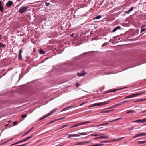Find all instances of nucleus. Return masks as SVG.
Listing matches in <instances>:
<instances>
[{
    "label": "nucleus",
    "mask_w": 146,
    "mask_h": 146,
    "mask_svg": "<svg viewBox=\"0 0 146 146\" xmlns=\"http://www.w3.org/2000/svg\"><path fill=\"white\" fill-rule=\"evenodd\" d=\"M111 102L110 100L104 101L103 102L96 103L92 105V107L98 106H104L109 104Z\"/></svg>",
    "instance_id": "1"
},
{
    "label": "nucleus",
    "mask_w": 146,
    "mask_h": 146,
    "mask_svg": "<svg viewBox=\"0 0 146 146\" xmlns=\"http://www.w3.org/2000/svg\"><path fill=\"white\" fill-rule=\"evenodd\" d=\"M144 93H145V92H143L137 93L136 94H132L130 95L126 96L124 98V99H127V98H128L135 97L138 96L139 95H141V94H143Z\"/></svg>",
    "instance_id": "2"
},
{
    "label": "nucleus",
    "mask_w": 146,
    "mask_h": 146,
    "mask_svg": "<svg viewBox=\"0 0 146 146\" xmlns=\"http://www.w3.org/2000/svg\"><path fill=\"white\" fill-rule=\"evenodd\" d=\"M90 122V121H87L84 122H82L80 123H77L75 124L74 125H73L71 127V128H72L75 127H77L80 125H85L86 124H87L88 123H89Z\"/></svg>",
    "instance_id": "3"
},
{
    "label": "nucleus",
    "mask_w": 146,
    "mask_h": 146,
    "mask_svg": "<svg viewBox=\"0 0 146 146\" xmlns=\"http://www.w3.org/2000/svg\"><path fill=\"white\" fill-rule=\"evenodd\" d=\"M96 136H99L98 138L99 139H107L109 137V136L105 135L104 133L98 134V135H96Z\"/></svg>",
    "instance_id": "4"
},
{
    "label": "nucleus",
    "mask_w": 146,
    "mask_h": 146,
    "mask_svg": "<svg viewBox=\"0 0 146 146\" xmlns=\"http://www.w3.org/2000/svg\"><path fill=\"white\" fill-rule=\"evenodd\" d=\"M28 7V6L20 8L18 11L19 12L22 14L26 11Z\"/></svg>",
    "instance_id": "5"
},
{
    "label": "nucleus",
    "mask_w": 146,
    "mask_h": 146,
    "mask_svg": "<svg viewBox=\"0 0 146 146\" xmlns=\"http://www.w3.org/2000/svg\"><path fill=\"white\" fill-rule=\"evenodd\" d=\"M111 142V141H102L100 142V144H96L95 145H92V146H100L103 145L105 143H109Z\"/></svg>",
    "instance_id": "6"
},
{
    "label": "nucleus",
    "mask_w": 146,
    "mask_h": 146,
    "mask_svg": "<svg viewBox=\"0 0 146 146\" xmlns=\"http://www.w3.org/2000/svg\"><path fill=\"white\" fill-rule=\"evenodd\" d=\"M146 135V133H141L136 134L135 136H133V139L135 138L136 137H138L140 136H145Z\"/></svg>",
    "instance_id": "7"
},
{
    "label": "nucleus",
    "mask_w": 146,
    "mask_h": 146,
    "mask_svg": "<svg viewBox=\"0 0 146 146\" xmlns=\"http://www.w3.org/2000/svg\"><path fill=\"white\" fill-rule=\"evenodd\" d=\"M86 74L85 72L83 70L82 72H81L80 73H77V75L79 77L83 76Z\"/></svg>",
    "instance_id": "8"
},
{
    "label": "nucleus",
    "mask_w": 146,
    "mask_h": 146,
    "mask_svg": "<svg viewBox=\"0 0 146 146\" xmlns=\"http://www.w3.org/2000/svg\"><path fill=\"white\" fill-rule=\"evenodd\" d=\"M134 122L137 123H143L146 122V118L142 120L138 119L134 121Z\"/></svg>",
    "instance_id": "9"
},
{
    "label": "nucleus",
    "mask_w": 146,
    "mask_h": 146,
    "mask_svg": "<svg viewBox=\"0 0 146 146\" xmlns=\"http://www.w3.org/2000/svg\"><path fill=\"white\" fill-rule=\"evenodd\" d=\"M96 135H98V134H92V139H99V136H96Z\"/></svg>",
    "instance_id": "10"
},
{
    "label": "nucleus",
    "mask_w": 146,
    "mask_h": 146,
    "mask_svg": "<svg viewBox=\"0 0 146 146\" xmlns=\"http://www.w3.org/2000/svg\"><path fill=\"white\" fill-rule=\"evenodd\" d=\"M22 50H20L19 51V53L18 55V58L19 60H21L22 59V57L21 54L22 53Z\"/></svg>",
    "instance_id": "11"
},
{
    "label": "nucleus",
    "mask_w": 146,
    "mask_h": 146,
    "mask_svg": "<svg viewBox=\"0 0 146 146\" xmlns=\"http://www.w3.org/2000/svg\"><path fill=\"white\" fill-rule=\"evenodd\" d=\"M13 2L11 1H9L8 2L6 3V6L7 7H9L11 6L13 4Z\"/></svg>",
    "instance_id": "12"
},
{
    "label": "nucleus",
    "mask_w": 146,
    "mask_h": 146,
    "mask_svg": "<svg viewBox=\"0 0 146 146\" xmlns=\"http://www.w3.org/2000/svg\"><path fill=\"white\" fill-rule=\"evenodd\" d=\"M125 137H120V138H117V139H113L112 140H111V141H114V142H116V141H120L121 140H122L124 138H125Z\"/></svg>",
    "instance_id": "13"
},
{
    "label": "nucleus",
    "mask_w": 146,
    "mask_h": 146,
    "mask_svg": "<svg viewBox=\"0 0 146 146\" xmlns=\"http://www.w3.org/2000/svg\"><path fill=\"white\" fill-rule=\"evenodd\" d=\"M66 135H68V138H70L71 137H77L78 136V135H77L76 134H67Z\"/></svg>",
    "instance_id": "14"
},
{
    "label": "nucleus",
    "mask_w": 146,
    "mask_h": 146,
    "mask_svg": "<svg viewBox=\"0 0 146 146\" xmlns=\"http://www.w3.org/2000/svg\"><path fill=\"white\" fill-rule=\"evenodd\" d=\"M2 3L0 1V12H3L4 10L3 7L2 5Z\"/></svg>",
    "instance_id": "15"
},
{
    "label": "nucleus",
    "mask_w": 146,
    "mask_h": 146,
    "mask_svg": "<svg viewBox=\"0 0 146 146\" xmlns=\"http://www.w3.org/2000/svg\"><path fill=\"white\" fill-rule=\"evenodd\" d=\"M121 27L120 26H118L116 27L115 29H114L112 31L113 32H115L116 30H117L120 29L121 28Z\"/></svg>",
    "instance_id": "16"
},
{
    "label": "nucleus",
    "mask_w": 146,
    "mask_h": 146,
    "mask_svg": "<svg viewBox=\"0 0 146 146\" xmlns=\"http://www.w3.org/2000/svg\"><path fill=\"white\" fill-rule=\"evenodd\" d=\"M77 135H78V136H80L81 135H86L87 134L86 133L83 132V133H78V134H76Z\"/></svg>",
    "instance_id": "17"
},
{
    "label": "nucleus",
    "mask_w": 146,
    "mask_h": 146,
    "mask_svg": "<svg viewBox=\"0 0 146 146\" xmlns=\"http://www.w3.org/2000/svg\"><path fill=\"white\" fill-rule=\"evenodd\" d=\"M120 104H120V103L119 104H117L115 106H113L111 107H110L108 108H107L104 110H107V109H110L111 108H113V107H114L115 106H118V105H120Z\"/></svg>",
    "instance_id": "18"
},
{
    "label": "nucleus",
    "mask_w": 146,
    "mask_h": 146,
    "mask_svg": "<svg viewBox=\"0 0 146 146\" xmlns=\"http://www.w3.org/2000/svg\"><path fill=\"white\" fill-rule=\"evenodd\" d=\"M101 17L100 15H99L98 16H97L96 17H94L93 19V20L94 21H94L96 19H99L100 18H101Z\"/></svg>",
    "instance_id": "19"
},
{
    "label": "nucleus",
    "mask_w": 146,
    "mask_h": 146,
    "mask_svg": "<svg viewBox=\"0 0 146 146\" xmlns=\"http://www.w3.org/2000/svg\"><path fill=\"white\" fill-rule=\"evenodd\" d=\"M133 10V7H131L130 9L128 11H126L125 12L127 13V14H129Z\"/></svg>",
    "instance_id": "20"
},
{
    "label": "nucleus",
    "mask_w": 146,
    "mask_h": 146,
    "mask_svg": "<svg viewBox=\"0 0 146 146\" xmlns=\"http://www.w3.org/2000/svg\"><path fill=\"white\" fill-rule=\"evenodd\" d=\"M133 10V7H131L130 9L128 11H126L125 12L127 13V14H129Z\"/></svg>",
    "instance_id": "21"
},
{
    "label": "nucleus",
    "mask_w": 146,
    "mask_h": 146,
    "mask_svg": "<svg viewBox=\"0 0 146 146\" xmlns=\"http://www.w3.org/2000/svg\"><path fill=\"white\" fill-rule=\"evenodd\" d=\"M33 127H32L31 129L27 131L23 135L25 136L27 135L33 129Z\"/></svg>",
    "instance_id": "22"
},
{
    "label": "nucleus",
    "mask_w": 146,
    "mask_h": 146,
    "mask_svg": "<svg viewBox=\"0 0 146 146\" xmlns=\"http://www.w3.org/2000/svg\"><path fill=\"white\" fill-rule=\"evenodd\" d=\"M113 110H108L107 111H104L103 110L102 111V113H108L110 112V111Z\"/></svg>",
    "instance_id": "23"
},
{
    "label": "nucleus",
    "mask_w": 146,
    "mask_h": 146,
    "mask_svg": "<svg viewBox=\"0 0 146 146\" xmlns=\"http://www.w3.org/2000/svg\"><path fill=\"white\" fill-rule=\"evenodd\" d=\"M6 47V45L4 44H3L1 42H0V48L1 47L3 48H5Z\"/></svg>",
    "instance_id": "24"
},
{
    "label": "nucleus",
    "mask_w": 146,
    "mask_h": 146,
    "mask_svg": "<svg viewBox=\"0 0 146 146\" xmlns=\"http://www.w3.org/2000/svg\"><path fill=\"white\" fill-rule=\"evenodd\" d=\"M86 143V142H83V143H82V142L78 143L76 144V145H82V144H84V143Z\"/></svg>",
    "instance_id": "25"
},
{
    "label": "nucleus",
    "mask_w": 146,
    "mask_h": 146,
    "mask_svg": "<svg viewBox=\"0 0 146 146\" xmlns=\"http://www.w3.org/2000/svg\"><path fill=\"white\" fill-rule=\"evenodd\" d=\"M131 100H126V101H123L120 102V104H123L124 103H125L128 102H129V101H130Z\"/></svg>",
    "instance_id": "26"
},
{
    "label": "nucleus",
    "mask_w": 146,
    "mask_h": 146,
    "mask_svg": "<svg viewBox=\"0 0 146 146\" xmlns=\"http://www.w3.org/2000/svg\"><path fill=\"white\" fill-rule=\"evenodd\" d=\"M45 52H44L42 50H40L39 51V53L40 54H43Z\"/></svg>",
    "instance_id": "27"
},
{
    "label": "nucleus",
    "mask_w": 146,
    "mask_h": 146,
    "mask_svg": "<svg viewBox=\"0 0 146 146\" xmlns=\"http://www.w3.org/2000/svg\"><path fill=\"white\" fill-rule=\"evenodd\" d=\"M119 89H114L112 90H111V91H108V92H115L116 91H117V90H119Z\"/></svg>",
    "instance_id": "28"
},
{
    "label": "nucleus",
    "mask_w": 146,
    "mask_h": 146,
    "mask_svg": "<svg viewBox=\"0 0 146 146\" xmlns=\"http://www.w3.org/2000/svg\"><path fill=\"white\" fill-rule=\"evenodd\" d=\"M119 119H120V118H117V119H114V120H112V121H108L109 122H110L111 123V122H113L114 121H117L119 120Z\"/></svg>",
    "instance_id": "29"
},
{
    "label": "nucleus",
    "mask_w": 146,
    "mask_h": 146,
    "mask_svg": "<svg viewBox=\"0 0 146 146\" xmlns=\"http://www.w3.org/2000/svg\"><path fill=\"white\" fill-rule=\"evenodd\" d=\"M144 100H145L144 99H140L137 100L136 101H134V102H140V101H144Z\"/></svg>",
    "instance_id": "30"
},
{
    "label": "nucleus",
    "mask_w": 146,
    "mask_h": 146,
    "mask_svg": "<svg viewBox=\"0 0 146 146\" xmlns=\"http://www.w3.org/2000/svg\"><path fill=\"white\" fill-rule=\"evenodd\" d=\"M146 143V140L143 141H139L138 142V143L139 144H141L144 143Z\"/></svg>",
    "instance_id": "31"
},
{
    "label": "nucleus",
    "mask_w": 146,
    "mask_h": 146,
    "mask_svg": "<svg viewBox=\"0 0 146 146\" xmlns=\"http://www.w3.org/2000/svg\"><path fill=\"white\" fill-rule=\"evenodd\" d=\"M134 112H135V111L134 110H131V111H128L126 113L127 114V113H132Z\"/></svg>",
    "instance_id": "32"
},
{
    "label": "nucleus",
    "mask_w": 146,
    "mask_h": 146,
    "mask_svg": "<svg viewBox=\"0 0 146 146\" xmlns=\"http://www.w3.org/2000/svg\"><path fill=\"white\" fill-rule=\"evenodd\" d=\"M54 111V110H52V111L50 112L49 113H48L49 116H50L51 114H52L53 112Z\"/></svg>",
    "instance_id": "33"
},
{
    "label": "nucleus",
    "mask_w": 146,
    "mask_h": 146,
    "mask_svg": "<svg viewBox=\"0 0 146 146\" xmlns=\"http://www.w3.org/2000/svg\"><path fill=\"white\" fill-rule=\"evenodd\" d=\"M33 137V135L32 134L31 136L29 137H27L26 138L27 139V140H28L29 139Z\"/></svg>",
    "instance_id": "34"
},
{
    "label": "nucleus",
    "mask_w": 146,
    "mask_h": 146,
    "mask_svg": "<svg viewBox=\"0 0 146 146\" xmlns=\"http://www.w3.org/2000/svg\"><path fill=\"white\" fill-rule=\"evenodd\" d=\"M21 143V141H19V142H16L15 143H14V144H11V145H16V144H18L19 143Z\"/></svg>",
    "instance_id": "35"
},
{
    "label": "nucleus",
    "mask_w": 146,
    "mask_h": 146,
    "mask_svg": "<svg viewBox=\"0 0 146 146\" xmlns=\"http://www.w3.org/2000/svg\"><path fill=\"white\" fill-rule=\"evenodd\" d=\"M27 117V115H26L25 114H23L22 116H21V117L22 118H25V117Z\"/></svg>",
    "instance_id": "36"
},
{
    "label": "nucleus",
    "mask_w": 146,
    "mask_h": 146,
    "mask_svg": "<svg viewBox=\"0 0 146 146\" xmlns=\"http://www.w3.org/2000/svg\"><path fill=\"white\" fill-rule=\"evenodd\" d=\"M105 125V123H102V124L100 125H97L96 126V127H99V126H103V125Z\"/></svg>",
    "instance_id": "37"
},
{
    "label": "nucleus",
    "mask_w": 146,
    "mask_h": 146,
    "mask_svg": "<svg viewBox=\"0 0 146 146\" xmlns=\"http://www.w3.org/2000/svg\"><path fill=\"white\" fill-rule=\"evenodd\" d=\"M65 118V117H62V118H58V119H55V121L59 120H61V119H64Z\"/></svg>",
    "instance_id": "38"
},
{
    "label": "nucleus",
    "mask_w": 146,
    "mask_h": 146,
    "mask_svg": "<svg viewBox=\"0 0 146 146\" xmlns=\"http://www.w3.org/2000/svg\"><path fill=\"white\" fill-rule=\"evenodd\" d=\"M48 115V114L45 115L43 117H44V118H45L47 117L48 116H49Z\"/></svg>",
    "instance_id": "39"
},
{
    "label": "nucleus",
    "mask_w": 146,
    "mask_h": 146,
    "mask_svg": "<svg viewBox=\"0 0 146 146\" xmlns=\"http://www.w3.org/2000/svg\"><path fill=\"white\" fill-rule=\"evenodd\" d=\"M67 126H68L67 125H63L61 127L60 129H62L63 128H64V127H66Z\"/></svg>",
    "instance_id": "40"
},
{
    "label": "nucleus",
    "mask_w": 146,
    "mask_h": 146,
    "mask_svg": "<svg viewBox=\"0 0 146 146\" xmlns=\"http://www.w3.org/2000/svg\"><path fill=\"white\" fill-rule=\"evenodd\" d=\"M70 107H68V108H66L62 110L61 111V112H62V111H65L66 110H67L68 108H69Z\"/></svg>",
    "instance_id": "41"
},
{
    "label": "nucleus",
    "mask_w": 146,
    "mask_h": 146,
    "mask_svg": "<svg viewBox=\"0 0 146 146\" xmlns=\"http://www.w3.org/2000/svg\"><path fill=\"white\" fill-rule=\"evenodd\" d=\"M45 4H46V6H48L49 5V4H50V3L46 2Z\"/></svg>",
    "instance_id": "42"
},
{
    "label": "nucleus",
    "mask_w": 146,
    "mask_h": 146,
    "mask_svg": "<svg viewBox=\"0 0 146 146\" xmlns=\"http://www.w3.org/2000/svg\"><path fill=\"white\" fill-rule=\"evenodd\" d=\"M56 121H55V120H53V121H51L50 122V123H49V124H50L51 123H53L54 122Z\"/></svg>",
    "instance_id": "43"
},
{
    "label": "nucleus",
    "mask_w": 146,
    "mask_h": 146,
    "mask_svg": "<svg viewBox=\"0 0 146 146\" xmlns=\"http://www.w3.org/2000/svg\"><path fill=\"white\" fill-rule=\"evenodd\" d=\"M145 28L142 29L140 33H141L143 31H145Z\"/></svg>",
    "instance_id": "44"
},
{
    "label": "nucleus",
    "mask_w": 146,
    "mask_h": 146,
    "mask_svg": "<svg viewBox=\"0 0 146 146\" xmlns=\"http://www.w3.org/2000/svg\"><path fill=\"white\" fill-rule=\"evenodd\" d=\"M28 143H27L24 144H22L21 145H20V146H25Z\"/></svg>",
    "instance_id": "45"
},
{
    "label": "nucleus",
    "mask_w": 146,
    "mask_h": 146,
    "mask_svg": "<svg viewBox=\"0 0 146 146\" xmlns=\"http://www.w3.org/2000/svg\"><path fill=\"white\" fill-rule=\"evenodd\" d=\"M17 122L16 121H14L13 123V124L14 125H16L17 124Z\"/></svg>",
    "instance_id": "46"
},
{
    "label": "nucleus",
    "mask_w": 146,
    "mask_h": 146,
    "mask_svg": "<svg viewBox=\"0 0 146 146\" xmlns=\"http://www.w3.org/2000/svg\"><path fill=\"white\" fill-rule=\"evenodd\" d=\"M146 112V110L144 111H142L141 112V113H145Z\"/></svg>",
    "instance_id": "47"
},
{
    "label": "nucleus",
    "mask_w": 146,
    "mask_h": 146,
    "mask_svg": "<svg viewBox=\"0 0 146 146\" xmlns=\"http://www.w3.org/2000/svg\"><path fill=\"white\" fill-rule=\"evenodd\" d=\"M44 119V117L43 116L42 117L40 118L39 119V120H41L43 119Z\"/></svg>",
    "instance_id": "48"
},
{
    "label": "nucleus",
    "mask_w": 146,
    "mask_h": 146,
    "mask_svg": "<svg viewBox=\"0 0 146 146\" xmlns=\"http://www.w3.org/2000/svg\"><path fill=\"white\" fill-rule=\"evenodd\" d=\"M25 141L24 139V140H23L22 141H21V143H22V142H25Z\"/></svg>",
    "instance_id": "49"
},
{
    "label": "nucleus",
    "mask_w": 146,
    "mask_h": 146,
    "mask_svg": "<svg viewBox=\"0 0 146 146\" xmlns=\"http://www.w3.org/2000/svg\"><path fill=\"white\" fill-rule=\"evenodd\" d=\"M79 84L78 83H77L76 84V86L77 87L79 86Z\"/></svg>",
    "instance_id": "50"
},
{
    "label": "nucleus",
    "mask_w": 146,
    "mask_h": 146,
    "mask_svg": "<svg viewBox=\"0 0 146 146\" xmlns=\"http://www.w3.org/2000/svg\"><path fill=\"white\" fill-rule=\"evenodd\" d=\"M145 26V25H144L143 26H142L141 27V28H142L143 27H144Z\"/></svg>",
    "instance_id": "51"
},
{
    "label": "nucleus",
    "mask_w": 146,
    "mask_h": 146,
    "mask_svg": "<svg viewBox=\"0 0 146 146\" xmlns=\"http://www.w3.org/2000/svg\"><path fill=\"white\" fill-rule=\"evenodd\" d=\"M74 34H72L71 35V36H73L74 35Z\"/></svg>",
    "instance_id": "52"
},
{
    "label": "nucleus",
    "mask_w": 146,
    "mask_h": 146,
    "mask_svg": "<svg viewBox=\"0 0 146 146\" xmlns=\"http://www.w3.org/2000/svg\"><path fill=\"white\" fill-rule=\"evenodd\" d=\"M94 26V27H95V25L94 24H92V28Z\"/></svg>",
    "instance_id": "53"
},
{
    "label": "nucleus",
    "mask_w": 146,
    "mask_h": 146,
    "mask_svg": "<svg viewBox=\"0 0 146 146\" xmlns=\"http://www.w3.org/2000/svg\"><path fill=\"white\" fill-rule=\"evenodd\" d=\"M105 123V125L108 124H109V123L108 122L106 123Z\"/></svg>",
    "instance_id": "54"
},
{
    "label": "nucleus",
    "mask_w": 146,
    "mask_h": 146,
    "mask_svg": "<svg viewBox=\"0 0 146 146\" xmlns=\"http://www.w3.org/2000/svg\"><path fill=\"white\" fill-rule=\"evenodd\" d=\"M57 110V109H55L54 110H54V111H56V110Z\"/></svg>",
    "instance_id": "55"
},
{
    "label": "nucleus",
    "mask_w": 146,
    "mask_h": 146,
    "mask_svg": "<svg viewBox=\"0 0 146 146\" xmlns=\"http://www.w3.org/2000/svg\"><path fill=\"white\" fill-rule=\"evenodd\" d=\"M24 140H25V141H26L28 140L27 138H26L25 139H24Z\"/></svg>",
    "instance_id": "56"
},
{
    "label": "nucleus",
    "mask_w": 146,
    "mask_h": 146,
    "mask_svg": "<svg viewBox=\"0 0 146 146\" xmlns=\"http://www.w3.org/2000/svg\"><path fill=\"white\" fill-rule=\"evenodd\" d=\"M133 129V127H131V128L130 129Z\"/></svg>",
    "instance_id": "57"
},
{
    "label": "nucleus",
    "mask_w": 146,
    "mask_h": 146,
    "mask_svg": "<svg viewBox=\"0 0 146 146\" xmlns=\"http://www.w3.org/2000/svg\"><path fill=\"white\" fill-rule=\"evenodd\" d=\"M63 145H57L56 146H62Z\"/></svg>",
    "instance_id": "58"
},
{
    "label": "nucleus",
    "mask_w": 146,
    "mask_h": 146,
    "mask_svg": "<svg viewBox=\"0 0 146 146\" xmlns=\"http://www.w3.org/2000/svg\"><path fill=\"white\" fill-rule=\"evenodd\" d=\"M24 39H23L22 40V41L23 42H24Z\"/></svg>",
    "instance_id": "59"
},
{
    "label": "nucleus",
    "mask_w": 146,
    "mask_h": 146,
    "mask_svg": "<svg viewBox=\"0 0 146 146\" xmlns=\"http://www.w3.org/2000/svg\"><path fill=\"white\" fill-rule=\"evenodd\" d=\"M84 104V103H83L82 104H81L80 105H82L83 104Z\"/></svg>",
    "instance_id": "60"
},
{
    "label": "nucleus",
    "mask_w": 146,
    "mask_h": 146,
    "mask_svg": "<svg viewBox=\"0 0 146 146\" xmlns=\"http://www.w3.org/2000/svg\"><path fill=\"white\" fill-rule=\"evenodd\" d=\"M145 100H146V98L144 99Z\"/></svg>",
    "instance_id": "61"
},
{
    "label": "nucleus",
    "mask_w": 146,
    "mask_h": 146,
    "mask_svg": "<svg viewBox=\"0 0 146 146\" xmlns=\"http://www.w3.org/2000/svg\"><path fill=\"white\" fill-rule=\"evenodd\" d=\"M102 128V127H100V128Z\"/></svg>",
    "instance_id": "62"
},
{
    "label": "nucleus",
    "mask_w": 146,
    "mask_h": 146,
    "mask_svg": "<svg viewBox=\"0 0 146 146\" xmlns=\"http://www.w3.org/2000/svg\"><path fill=\"white\" fill-rule=\"evenodd\" d=\"M3 143H2L1 144V145H2L3 144Z\"/></svg>",
    "instance_id": "63"
},
{
    "label": "nucleus",
    "mask_w": 146,
    "mask_h": 146,
    "mask_svg": "<svg viewBox=\"0 0 146 146\" xmlns=\"http://www.w3.org/2000/svg\"><path fill=\"white\" fill-rule=\"evenodd\" d=\"M92 40H93V38H92Z\"/></svg>",
    "instance_id": "64"
}]
</instances>
